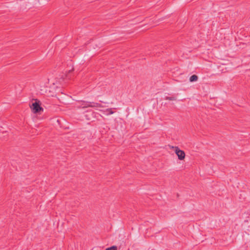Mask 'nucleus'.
<instances>
[{
    "label": "nucleus",
    "mask_w": 250,
    "mask_h": 250,
    "mask_svg": "<svg viewBox=\"0 0 250 250\" xmlns=\"http://www.w3.org/2000/svg\"><path fill=\"white\" fill-rule=\"evenodd\" d=\"M41 105V102L38 99H35V102L30 104V107L34 113H40L43 111V108Z\"/></svg>",
    "instance_id": "f257e3e1"
},
{
    "label": "nucleus",
    "mask_w": 250,
    "mask_h": 250,
    "mask_svg": "<svg viewBox=\"0 0 250 250\" xmlns=\"http://www.w3.org/2000/svg\"><path fill=\"white\" fill-rule=\"evenodd\" d=\"M172 148L175 149V152L180 160H183L185 159V153L183 150L180 149L178 146H172Z\"/></svg>",
    "instance_id": "f03ea898"
},
{
    "label": "nucleus",
    "mask_w": 250,
    "mask_h": 250,
    "mask_svg": "<svg viewBox=\"0 0 250 250\" xmlns=\"http://www.w3.org/2000/svg\"><path fill=\"white\" fill-rule=\"evenodd\" d=\"M79 102L83 108L90 107V102L81 101Z\"/></svg>",
    "instance_id": "7ed1b4c3"
},
{
    "label": "nucleus",
    "mask_w": 250,
    "mask_h": 250,
    "mask_svg": "<svg viewBox=\"0 0 250 250\" xmlns=\"http://www.w3.org/2000/svg\"><path fill=\"white\" fill-rule=\"evenodd\" d=\"M103 106L98 103L90 102V107H103Z\"/></svg>",
    "instance_id": "20e7f679"
},
{
    "label": "nucleus",
    "mask_w": 250,
    "mask_h": 250,
    "mask_svg": "<svg viewBox=\"0 0 250 250\" xmlns=\"http://www.w3.org/2000/svg\"><path fill=\"white\" fill-rule=\"evenodd\" d=\"M198 79V77L196 75H192L189 78V81L190 82H196Z\"/></svg>",
    "instance_id": "39448f33"
},
{
    "label": "nucleus",
    "mask_w": 250,
    "mask_h": 250,
    "mask_svg": "<svg viewBox=\"0 0 250 250\" xmlns=\"http://www.w3.org/2000/svg\"><path fill=\"white\" fill-rule=\"evenodd\" d=\"M164 99L167 100L175 101L176 100V98L174 96H171V97L166 96L164 98Z\"/></svg>",
    "instance_id": "423d86ee"
},
{
    "label": "nucleus",
    "mask_w": 250,
    "mask_h": 250,
    "mask_svg": "<svg viewBox=\"0 0 250 250\" xmlns=\"http://www.w3.org/2000/svg\"><path fill=\"white\" fill-rule=\"evenodd\" d=\"M105 250H117V247L116 246H112L109 248H107Z\"/></svg>",
    "instance_id": "0eeeda50"
},
{
    "label": "nucleus",
    "mask_w": 250,
    "mask_h": 250,
    "mask_svg": "<svg viewBox=\"0 0 250 250\" xmlns=\"http://www.w3.org/2000/svg\"><path fill=\"white\" fill-rule=\"evenodd\" d=\"M106 111L108 112V113H107V115H111L114 113V112L112 110V108H108L106 109Z\"/></svg>",
    "instance_id": "6e6552de"
}]
</instances>
